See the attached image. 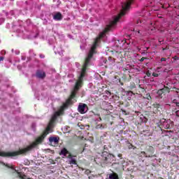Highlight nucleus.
Listing matches in <instances>:
<instances>
[{
  "label": "nucleus",
  "instance_id": "9",
  "mask_svg": "<svg viewBox=\"0 0 179 179\" xmlns=\"http://www.w3.org/2000/svg\"><path fill=\"white\" fill-rule=\"evenodd\" d=\"M146 75H147V76H148V78H149V77H150V76H151L152 74L150 73V72L148 71V72L146 73Z\"/></svg>",
  "mask_w": 179,
  "mask_h": 179
},
{
  "label": "nucleus",
  "instance_id": "3",
  "mask_svg": "<svg viewBox=\"0 0 179 179\" xmlns=\"http://www.w3.org/2000/svg\"><path fill=\"white\" fill-rule=\"evenodd\" d=\"M53 19H55V20H61L62 19V14H61V13H56L54 15Z\"/></svg>",
  "mask_w": 179,
  "mask_h": 179
},
{
  "label": "nucleus",
  "instance_id": "6",
  "mask_svg": "<svg viewBox=\"0 0 179 179\" xmlns=\"http://www.w3.org/2000/svg\"><path fill=\"white\" fill-rule=\"evenodd\" d=\"M108 179H118V175H117L115 173H110L109 174Z\"/></svg>",
  "mask_w": 179,
  "mask_h": 179
},
{
  "label": "nucleus",
  "instance_id": "11",
  "mask_svg": "<svg viewBox=\"0 0 179 179\" xmlns=\"http://www.w3.org/2000/svg\"><path fill=\"white\" fill-rule=\"evenodd\" d=\"M163 61H166V58L162 57V58L161 59V62H163Z\"/></svg>",
  "mask_w": 179,
  "mask_h": 179
},
{
  "label": "nucleus",
  "instance_id": "14",
  "mask_svg": "<svg viewBox=\"0 0 179 179\" xmlns=\"http://www.w3.org/2000/svg\"><path fill=\"white\" fill-rule=\"evenodd\" d=\"M141 153H142V155H146V152H141Z\"/></svg>",
  "mask_w": 179,
  "mask_h": 179
},
{
  "label": "nucleus",
  "instance_id": "4",
  "mask_svg": "<svg viewBox=\"0 0 179 179\" xmlns=\"http://www.w3.org/2000/svg\"><path fill=\"white\" fill-rule=\"evenodd\" d=\"M36 76L38 78L43 79V78H45V73L44 71H38Z\"/></svg>",
  "mask_w": 179,
  "mask_h": 179
},
{
  "label": "nucleus",
  "instance_id": "13",
  "mask_svg": "<svg viewBox=\"0 0 179 179\" xmlns=\"http://www.w3.org/2000/svg\"><path fill=\"white\" fill-rule=\"evenodd\" d=\"M141 62L145 61V57H142V58L141 59Z\"/></svg>",
  "mask_w": 179,
  "mask_h": 179
},
{
  "label": "nucleus",
  "instance_id": "5",
  "mask_svg": "<svg viewBox=\"0 0 179 179\" xmlns=\"http://www.w3.org/2000/svg\"><path fill=\"white\" fill-rule=\"evenodd\" d=\"M67 157L70 159L69 161L70 164H76V160L75 159H73L72 156H71L70 154H69Z\"/></svg>",
  "mask_w": 179,
  "mask_h": 179
},
{
  "label": "nucleus",
  "instance_id": "18",
  "mask_svg": "<svg viewBox=\"0 0 179 179\" xmlns=\"http://www.w3.org/2000/svg\"><path fill=\"white\" fill-rule=\"evenodd\" d=\"M28 179H30V178H28Z\"/></svg>",
  "mask_w": 179,
  "mask_h": 179
},
{
  "label": "nucleus",
  "instance_id": "15",
  "mask_svg": "<svg viewBox=\"0 0 179 179\" xmlns=\"http://www.w3.org/2000/svg\"><path fill=\"white\" fill-rule=\"evenodd\" d=\"M3 58L1 57L0 61H3Z\"/></svg>",
  "mask_w": 179,
  "mask_h": 179
},
{
  "label": "nucleus",
  "instance_id": "12",
  "mask_svg": "<svg viewBox=\"0 0 179 179\" xmlns=\"http://www.w3.org/2000/svg\"><path fill=\"white\" fill-rule=\"evenodd\" d=\"M86 173H87V174L90 173V170H87V171H86Z\"/></svg>",
  "mask_w": 179,
  "mask_h": 179
},
{
  "label": "nucleus",
  "instance_id": "8",
  "mask_svg": "<svg viewBox=\"0 0 179 179\" xmlns=\"http://www.w3.org/2000/svg\"><path fill=\"white\" fill-rule=\"evenodd\" d=\"M152 76H154L155 78H157V76H159V73H153Z\"/></svg>",
  "mask_w": 179,
  "mask_h": 179
},
{
  "label": "nucleus",
  "instance_id": "10",
  "mask_svg": "<svg viewBox=\"0 0 179 179\" xmlns=\"http://www.w3.org/2000/svg\"><path fill=\"white\" fill-rule=\"evenodd\" d=\"M162 93H163V90H159L158 91V94H162Z\"/></svg>",
  "mask_w": 179,
  "mask_h": 179
},
{
  "label": "nucleus",
  "instance_id": "16",
  "mask_svg": "<svg viewBox=\"0 0 179 179\" xmlns=\"http://www.w3.org/2000/svg\"><path fill=\"white\" fill-rule=\"evenodd\" d=\"M150 99H151L150 95H149V98H148V99L150 100Z\"/></svg>",
  "mask_w": 179,
  "mask_h": 179
},
{
  "label": "nucleus",
  "instance_id": "1",
  "mask_svg": "<svg viewBox=\"0 0 179 179\" xmlns=\"http://www.w3.org/2000/svg\"><path fill=\"white\" fill-rule=\"evenodd\" d=\"M89 110V107L86 103H79L78 110L80 114H86Z\"/></svg>",
  "mask_w": 179,
  "mask_h": 179
},
{
  "label": "nucleus",
  "instance_id": "17",
  "mask_svg": "<svg viewBox=\"0 0 179 179\" xmlns=\"http://www.w3.org/2000/svg\"><path fill=\"white\" fill-rule=\"evenodd\" d=\"M176 106H178L179 107V103H178L176 104Z\"/></svg>",
  "mask_w": 179,
  "mask_h": 179
},
{
  "label": "nucleus",
  "instance_id": "7",
  "mask_svg": "<svg viewBox=\"0 0 179 179\" xmlns=\"http://www.w3.org/2000/svg\"><path fill=\"white\" fill-rule=\"evenodd\" d=\"M60 155L66 157V155H69V152H68V150H66V149L64 148L62 150Z\"/></svg>",
  "mask_w": 179,
  "mask_h": 179
},
{
  "label": "nucleus",
  "instance_id": "2",
  "mask_svg": "<svg viewBox=\"0 0 179 179\" xmlns=\"http://www.w3.org/2000/svg\"><path fill=\"white\" fill-rule=\"evenodd\" d=\"M49 141L53 146H55V145H58V142H59V137H50L49 138Z\"/></svg>",
  "mask_w": 179,
  "mask_h": 179
}]
</instances>
